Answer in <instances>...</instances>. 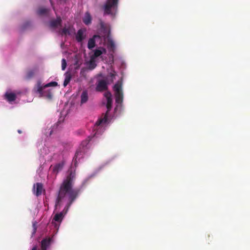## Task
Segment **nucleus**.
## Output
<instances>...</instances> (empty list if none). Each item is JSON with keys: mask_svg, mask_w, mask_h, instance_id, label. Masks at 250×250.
Returning <instances> with one entry per match:
<instances>
[{"mask_svg": "<svg viewBox=\"0 0 250 250\" xmlns=\"http://www.w3.org/2000/svg\"><path fill=\"white\" fill-rule=\"evenodd\" d=\"M50 11V9L48 8H46L44 7H40L37 11V13L38 15L40 16H43V15H47Z\"/></svg>", "mask_w": 250, "mask_h": 250, "instance_id": "dca6fc26", "label": "nucleus"}, {"mask_svg": "<svg viewBox=\"0 0 250 250\" xmlns=\"http://www.w3.org/2000/svg\"><path fill=\"white\" fill-rule=\"evenodd\" d=\"M62 20L60 17H57L55 20H52L49 22V27L55 29L59 26H62Z\"/></svg>", "mask_w": 250, "mask_h": 250, "instance_id": "0eeeda50", "label": "nucleus"}, {"mask_svg": "<svg viewBox=\"0 0 250 250\" xmlns=\"http://www.w3.org/2000/svg\"><path fill=\"white\" fill-rule=\"evenodd\" d=\"M96 89L97 91H103L107 89V83L104 80H101L99 82Z\"/></svg>", "mask_w": 250, "mask_h": 250, "instance_id": "6e6552de", "label": "nucleus"}, {"mask_svg": "<svg viewBox=\"0 0 250 250\" xmlns=\"http://www.w3.org/2000/svg\"><path fill=\"white\" fill-rule=\"evenodd\" d=\"M94 130H96L94 135L92 137L89 136L86 139L83 141L82 142L79 148L76 152L75 156L73 159V162L75 167H77L78 160H79L81 158H83V154L86 152V150L88 148V146L91 140L96 135L99 134V132H100L101 130L103 131L104 128H103V127L102 126L99 128V126L96 127L95 125Z\"/></svg>", "mask_w": 250, "mask_h": 250, "instance_id": "f03ea898", "label": "nucleus"}, {"mask_svg": "<svg viewBox=\"0 0 250 250\" xmlns=\"http://www.w3.org/2000/svg\"><path fill=\"white\" fill-rule=\"evenodd\" d=\"M33 228H34V232L33 233H35L36 231L37 228L36 227V225L35 224H33Z\"/></svg>", "mask_w": 250, "mask_h": 250, "instance_id": "cd10ccee", "label": "nucleus"}, {"mask_svg": "<svg viewBox=\"0 0 250 250\" xmlns=\"http://www.w3.org/2000/svg\"><path fill=\"white\" fill-rule=\"evenodd\" d=\"M118 0H107L104 5L105 14L115 15L117 11Z\"/></svg>", "mask_w": 250, "mask_h": 250, "instance_id": "39448f33", "label": "nucleus"}, {"mask_svg": "<svg viewBox=\"0 0 250 250\" xmlns=\"http://www.w3.org/2000/svg\"><path fill=\"white\" fill-rule=\"evenodd\" d=\"M100 24L101 27L102 29H104V28H105L104 23V22L103 21H100Z\"/></svg>", "mask_w": 250, "mask_h": 250, "instance_id": "a878e982", "label": "nucleus"}, {"mask_svg": "<svg viewBox=\"0 0 250 250\" xmlns=\"http://www.w3.org/2000/svg\"><path fill=\"white\" fill-rule=\"evenodd\" d=\"M49 1H50V2L51 5V6H52V7L53 9L54 10H55V7H54V3H53V1H52V0H49Z\"/></svg>", "mask_w": 250, "mask_h": 250, "instance_id": "bb28decb", "label": "nucleus"}, {"mask_svg": "<svg viewBox=\"0 0 250 250\" xmlns=\"http://www.w3.org/2000/svg\"><path fill=\"white\" fill-rule=\"evenodd\" d=\"M107 47L109 51L114 52L115 49V45L113 40L108 39Z\"/></svg>", "mask_w": 250, "mask_h": 250, "instance_id": "f3484780", "label": "nucleus"}, {"mask_svg": "<svg viewBox=\"0 0 250 250\" xmlns=\"http://www.w3.org/2000/svg\"><path fill=\"white\" fill-rule=\"evenodd\" d=\"M104 96L106 99L107 103H106V108L107 111L105 114L104 115V117L103 118H101L99 119L95 123V126L98 127L99 126V128L102 126L103 127V124H105L107 121L108 112L110 111L112 108V95L110 92L107 91L104 93Z\"/></svg>", "mask_w": 250, "mask_h": 250, "instance_id": "7ed1b4c3", "label": "nucleus"}, {"mask_svg": "<svg viewBox=\"0 0 250 250\" xmlns=\"http://www.w3.org/2000/svg\"><path fill=\"white\" fill-rule=\"evenodd\" d=\"M57 85L58 83L56 82H52L44 85H42V82L40 81H38L36 85L34 87V90L36 92L39 93L41 97H47L48 98L51 99L52 97L51 92L49 91H44L43 89L46 87L50 86H56Z\"/></svg>", "mask_w": 250, "mask_h": 250, "instance_id": "20e7f679", "label": "nucleus"}, {"mask_svg": "<svg viewBox=\"0 0 250 250\" xmlns=\"http://www.w3.org/2000/svg\"><path fill=\"white\" fill-rule=\"evenodd\" d=\"M106 52V49L103 47L101 48L100 49H95L93 55L91 56V58L95 59L96 58L100 56L103 53L105 54Z\"/></svg>", "mask_w": 250, "mask_h": 250, "instance_id": "9b49d317", "label": "nucleus"}, {"mask_svg": "<svg viewBox=\"0 0 250 250\" xmlns=\"http://www.w3.org/2000/svg\"><path fill=\"white\" fill-rule=\"evenodd\" d=\"M43 190V185L42 183H37L34 186V192L37 196L41 195Z\"/></svg>", "mask_w": 250, "mask_h": 250, "instance_id": "9d476101", "label": "nucleus"}, {"mask_svg": "<svg viewBox=\"0 0 250 250\" xmlns=\"http://www.w3.org/2000/svg\"><path fill=\"white\" fill-rule=\"evenodd\" d=\"M95 59L90 57V60L89 62L88 69L90 70L94 69L97 66L96 63H95Z\"/></svg>", "mask_w": 250, "mask_h": 250, "instance_id": "4be33fe9", "label": "nucleus"}, {"mask_svg": "<svg viewBox=\"0 0 250 250\" xmlns=\"http://www.w3.org/2000/svg\"><path fill=\"white\" fill-rule=\"evenodd\" d=\"M92 18L88 12H86L85 14L84 17L83 19V23L85 25H89L91 23Z\"/></svg>", "mask_w": 250, "mask_h": 250, "instance_id": "2eb2a0df", "label": "nucleus"}, {"mask_svg": "<svg viewBox=\"0 0 250 250\" xmlns=\"http://www.w3.org/2000/svg\"><path fill=\"white\" fill-rule=\"evenodd\" d=\"M52 134V131L51 130L50 132V135H51Z\"/></svg>", "mask_w": 250, "mask_h": 250, "instance_id": "7c9ffc66", "label": "nucleus"}, {"mask_svg": "<svg viewBox=\"0 0 250 250\" xmlns=\"http://www.w3.org/2000/svg\"><path fill=\"white\" fill-rule=\"evenodd\" d=\"M5 98L9 103L14 101L16 99V95L12 92H6L5 94Z\"/></svg>", "mask_w": 250, "mask_h": 250, "instance_id": "ddd939ff", "label": "nucleus"}, {"mask_svg": "<svg viewBox=\"0 0 250 250\" xmlns=\"http://www.w3.org/2000/svg\"><path fill=\"white\" fill-rule=\"evenodd\" d=\"M113 90L115 91V101L118 104H121L123 101V92L122 88V83L118 82L114 87Z\"/></svg>", "mask_w": 250, "mask_h": 250, "instance_id": "423d86ee", "label": "nucleus"}, {"mask_svg": "<svg viewBox=\"0 0 250 250\" xmlns=\"http://www.w3.org/2000/svg\"><path fill=\"white\" fill-rule=\"evenodd\" d=\"M52 241L51 238L43 239L41 241V250H47V249L50 246Z\"/></svg>", "mask_w": 250, "mask_h": 250, "instance_id": "1a4fd4ad", "label": "nucleus"}, {"mask_svg": "<svg viewBox=\"0 0 250 250\" xmlns=\"http://www.w3.org/2000/svg\"><path fill=\"white\" fill-rule=\"evenodd\" d=\"M83 33L82 30L80 29L78 30L76 36V40L78 42H81L83 40Z\"/></svg>", "mask_w": 250, "mask_h": 250, "instance_id": "412c9836", "label": "nucleus"}, {"mask_svg": "<svg viewBox=\"0 0 250 250\" xmlns=\"http://www.w3.org/2000/svg\"><path fill=\"white\" fill-rule=\"evenodd\" d=\"M35 72L33 70H30L27 72L26 76L27 79H30L32 78L34 75Z\"/></svg>", "mask_w": 250, "mask_h": 250, "instance_id": "5701e85b", "label": "nucleus"}, {"mask_svg": "<svg viewBox=\"0 0 250 250\" xmlns=\"http://www.w3.org/2000/svg\"><path fill=\"white\" fill-rule=\"evenodd\" d=\"M65 76V79L64 81L63 82V86L65 87L67 86V85L69 83L70 80H71V75L70 73L66 72L64 74Z\"/></svg>", "mask_w": 250, "mask_h": 250, "instance_id": "6ab92c4d", "label": "nucleus"}, {"mask_svg": "<svg viewBox=\"0 0 250 250\" xmlns=\"http://www.w3.org/2000/svg\"><path fill=\"white\" fill-rule=\"evenodd\" d=\"M32 250H37V246H35L33 247V248L32 249Z\"/></svg>", "mask_w": 250, "mask_h": 250, "instance_id": "c85d7f7f", "label": "nucleus"}, {"mask_svg": "<svg viewBox=\"0 0 250 250\" xmlns=\"http://www.w3.org/2000/svg\"><path fill=\"white\" fill-rule=\"evenodd\" d=\"M68 172V174L60 187L55 205V209H57L67 199V203L62 211L63 212L64 215L67 213L69 208L81 192L80 188H73L75 179V172L71 169L69 170Z\"/></svg>", "mask_w": 250, "mask_h": 250, "instance_id": "f257e3e1", "label": "nucleus"}, {"mask_svg": "<svg viewBox=\"0 0 250 250\" xmlns=\"http://www.w3.org/2000/svg\"><path fill=\"white\" fill-rule=\"evenodd\" d=\"M96 38H100L99 35H94L93 38H90L88 42L87 47L89 49H92L95 46V39Z\"/></svg>", "mask_w": 250, "mask_h": 250, "instance_id": "4468645a", "label": "nucleus"}, {"mask_svg": "<svg viewBox=\"0 0 250 250\" xmlns=\"http://www.w3.org/2000/svg\"><path fill=\"white\" fill-rule=\"evenodd\" d=\"M116 109H117V107L115 108V109H114L115 111H116Z\"/></svg>", "mask_w": 250, "mask_h": 250, "instance_id": "2f4dec72", "label": "nucleus"}, {"mask_svg": "<svg viewBox=\"0 0 250 250\" xmlns=\"http://www.w3.org/2000/svg\"><path fill=\"white\" fill-rule=\"evenodd\" d=\"M18 132L19 133H21V130H18Z\"/></svg>", "mask_w": 250, "mask_h": 250, "instance_id": "c756f323", "label": "nucleus"}, {"mask_svg": "<svg viewBox=\"0 0 250 250\" xmlns=\"http://www.w3.org/2000/svg\"><path fill=\"white\" fill-rule=\"evenodd\" d=\"M64 217L63 212H60V213H56L53 219L52 223H55L54 222L61 223Z\"/></svg>", "mask_w": 250, "mask_h": 250, "instance_id": "f8f14e48", "label": "nucleus"}, {"mask_svg": "<svg viewBox=\"0 0 250 250\" xmlns=\"http://www.w3.org/2000/svg\"><path fill=\"white\" fill-rule=\"evenodd\" d=\"M62 33L63 34H69L68 29L66 28V27L63 28L62 30Z\"/></svg>", "mask_w": 250, "mask_h": 250, "instance_id": "393cba45", "label": "nucleus"}, {"mask_svg": "<svg viewBox=\"0 0 250 250\" xmlns=\"http://www.w3.org/2000/svg\"><path fill=\"white\" fill-rule=\"evenodd\" d=\"M66 61L64 59H62V70H64L66 67Z\"/></svg>", "mask_w": 250, "mask_h": 250, "instance_id": "b1692460", "label": "nucleus"}, {"mask_svg": "<svg viewBox=\"0 0 250 250\" xmlns=\"http://www.w3.org/2000/svg\"><path fill=\"white\" fill-rule=\"evenodd\" d=\"M63 163L62 162L56 164L53 168V171L56 174L61 171L63 167Z\"/></svg>", "mask_w": 250, "mask_h": 250, "instance_id": "a211bd4d", "label": "nucleus"}, {"mask_svg": "<svg viewBox=\"0 0 250 250\" xmlns=\"http://www.w3.org/2000/svg\"><path fill=\"white\" fill-rule=\"evenodd\" d=\"M81 104H84L85 103L88 99V93L86 90L83 91L81 95Z\"/></svg>", "mask_w": 250, "mask_h": 250, "instance_id": "aec40b11", "label": "nucleus"}]
</instances>
